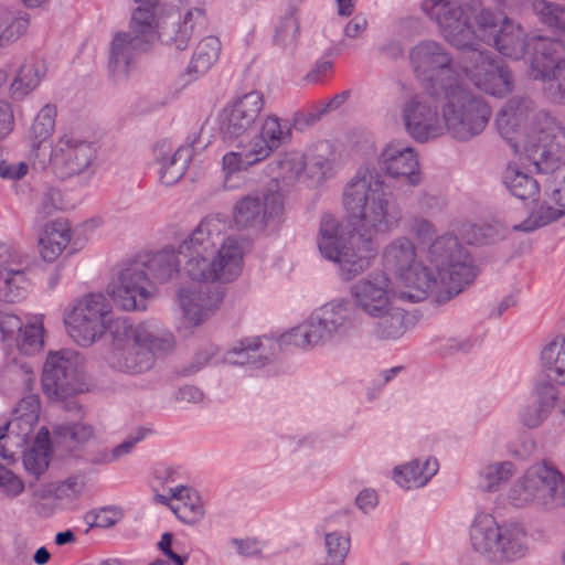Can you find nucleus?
Instances as JSON below:
<instances>
[{
  "instance_id": "f257e3e1",
  "label": "nucleus",
  "mask_w": 565,
  "mask_h": 565,
  "mask_svg": "<svg viewBox=\"0 0 565 565\" xmlns=\"http://www.w3.org/2000/svg\"><path fill=\"white\" fill-rule=\"evenodd\" d=\"M422 11L438 25L443 38L458 50L471 51L462 71L470 82L486 94L503 97L513 89V78L502 62L478 49L480 43L492 45L500 54L520 60L526 53L530 75L535 76L533 63L542 61L553 68L561 58L563 43L556 39L535 35L529 38L520 23L502 12L484 8L479 1L463 4L448 0H424Z\"/></svg>"
},
{
  "instance_id": "f03ea898",
  "label": "nucleus",
  "mask_w": 565,
  "mask_h": 565,
  "mask_svg": "<svg viewBox=\"0 0 565 565\" xmlns=\"http://www.w3.org/2000/svg\"><path fill=\"white\" fill-rule=\"evenodd\" d=\"M342 204L355 232L347 233L339 220L326 214L320 221L317 245L322 257L337 266L340 278L350 281L371 267L377 254L374 236L396 230L402 213L391 203L382 174L370 167L359 168L348 181Z\"/></svg>"
},
{
  "instance_id": "7ed1b4c3",
  "label": "nucleus",
  "mask_w": 565,
  "mask_h": 565,
  "mask_svg": "<svg viewBox=\"0 0 565 565\" xmlns=\"http://www.w3.org/2000/svg\"><path fill=\"white\" fill-rule=\"evenodd\" d=\"M406 132L417 142H427L448 132L468 141L479 136L491 118V108L466 86L427 88L408 97L401 108Z\"/></svg>"
},
{
  "instance_id": "20e7f679",
  "label": "nucleus",
  "mask_w": 565,
  "mask_h": 565,
  "mask_svg": "<svg viewBox=\"0 0 565 565\" xmlns=\"http://www.w3.org/2000/svg\"><path fill=\"white\" fill-rule=\"evenodd\" d=\"M495 126L513 152H524L539 173L564 170L565 131L531 99H510L497 115Z\"/></svg>"
},
{
  "instance_id": "39448f33",
  "label": "nucleus",
  "mask_w": 565,
  "mask_h": 565,
  "mask_svg": "<svg viewBox=\"0 0 565 565\" xmlns=\"http://www.w3.org/2000/svg\"><path fill=\"white\" fill-rule=\"evenodd\" d=\"M227 223L220 215L204 217L179 245L184 259L185 275L201 282H231L243 266L249 243L244 238L226 236Z\"/></svg>"
},
{
  "instance_id": "423d86ee",
  "label": "nucleus",
  "mask_w": 565,
  "mask_h": 565,
  "mask_svg": "<svg viewBox=\"0 0 565 565\" xmlns=\"http://www.w3.org/2000/svg\"><path fill=\"white\" fill-rule=\"evenodd\" d=\"M128 30L113 34L108 54V74L114 81L127 78L137 67V57L160 42L159 0H134Z\"/></svg>"
},
{
  "instance_id": "0eeeda50",
  "label": "nucleus",
  "mask_w": 565,
  "mask_h": 565,
  "mask_svg": "<svg viewBox=\"0 0 565 565\" xmlns=\"http://www.w3.org/2000/svg\"><path fill=\"white\" fill-rule=\"evenodd\" d=\"M109 328L113 341L107 362L119 372L143 373L152 367L156 352L168 351L173 345L171 334L162 333L149 322L134 327L128 319L118 318Z\"/></svg>"
},
{
  "instance_id": "6e6552de",
  "label": "nucleus",
  "mask_w": 565,
  "mask_h": 565,
  "mask_svg": "<svg viewBox=\"0 0 565 565\" xmlns=\"http://www.w3.org/2000/svg\"><path fill=\"white\" fill-rule=\"evenodd\" d=\"M354 307L373 321V334L396 340L405 332L404 312L394 305L395 291L390 277L373 273L350 287Z\"/></svg>"
},
{
  "instance_id": "1a4fd4ad",
  "label": "nucleus",
  "mask_w": 565,
  "mask_h": 565,
  "mask_svg": "<svg viewBox=\"0 0 565 565\" xmlns=\"http://www.w3.org/2000/svg\"><path fill=\"white\" fill-rule=\"evenodd\" d=\"M427 257L438 274L437 286L430 292L438 303L450 300L475 279L471 258L452 235L436 237Z\"/></svg>"
},
{
  "instance_id": "9d476101",
  "label": "nucleus",
  "mask_w": 565,
  "mask_h": 565,
  "mask_svg": "<svg viewBox=\"0 0 565 565\" xmlns=\"http://www.w3.org/2000/svg\"><path fill=\"white\" fill-rule=\"evenodd\" d=\"M383 266L394 274L405 286L399 298L418 302L430 296L437 286L436 277L417 257L414 243L405 236L387 244L382 253Z\"/></svg>"
},
{
  "instance_id": "9b49d317",
  "label": "nucleus",
  "mask_w": 565,
  "mask_h": 565,
  "mask_svg": "<svg viewBox=\"0 0 565 565\" xmlns=\"http://www.w3.org/2000/svg\"><path fill=\"white\" fill-rule=\"evenodd\" d=\"M110 305L102 292H89L75 299L63 312L67 334L83 348L93 345L106 329Z\"/></svg>"
},
{
  "instance_id": "f8f14e48",
  "label": "nucleus",
  "mask_w": 565,
  "mask_h": 565,
  "mask_svg": "<svg viewBox=\"0 0 565 565\" xmlns=\"http://www.w3.org/2000/svg\"><path fill=\"white\" fill-rule=\"evenodd\" d=\"M409 63L415 77L425 83L426 88L463 86L457 78L451 54L437 41L424 40L414 45Z\"/></svg>"
},
{
  "instance_id": "ddd939ff",
  "label": "nucleus",
  "mask_w": 565,
  "mask_h": 565,
  "mask_svg": "<svg viewBox=\"0 0 565 565\" xmlns=\"http://www.w3.org/2000/svg\"><path fill=\"white\" fill-rule=\"evenodd\" d=\"M81 359L72 350L50 351L42 370V388L53 401L64 399L81 390Z\"/></svg>"
},
{
  "instance_id": "4468645a",
  "label": "nucleus",
  "mask_w": 565,
  "mask_h": 565,
  "mask_svg": "<svg viewBox=\"0 0 565 565\" xmlns=\"http://www.w3.org/2000/svg\"><path fill=\"white\" fill-rule=\"evenodd\" d=\"M264 108L265 98L259 90H250L227 103L221 114L220 129L223 138L248 141Z\"/></svg>"
},
{
  "instance_id": "2eb2a0df",
  "label": "nucleus",
  "mask_w": 565,
  "mask_h": 565,
  "mask_svg": "<svg viewBox=\"0 0 565 565\" xmlns=\"http://www.w3.org/2000/svg\"><path fill=\"white\" fill-rule=\"evenodd\" d=\"M96 158L93 142L81 139L73 134H64L52 146L49 158L43 152L40 163L42 167L51 162L63 178L84 173Z\"/></svg>"
},
{
  "instance_id": "dca6fc26",
  "label": "nucleus",
  "mask_w": 565,
  "mask_h": 565,
  "mask_svg": "<svg viewBox=\"0 0 565 565\" xmlns=\"http://www.w3.org/2000/svg\"><path fill=\"white\" fill-rule=\"evenodd\" d=\"M108 294L117 307L126 311L146 310L153 286L141 265L134 259L127 264L118 278L108 286Z\"/></svg>"
},
{
  "instance_id": "f3484780",
  "label": "nucleus",
  "mask_w": 565,
  "mask_h": 565,
  "mask_svg": "<svg viewBox=\"0 0 565 565\" xmlns=\"http://www.w3.org/2000/svg\"><path fill=\"white\" fill-rule=\"evenodd\" d=\"M282 212L284 200L280 193L249 194L235 203L233 220L241 228L264 230L268 221L280 216Z\"/></svg>"
},
{
  "instance_id": "a211bd4d",
  "label": "nucleus",
  "mask_w": 565,
  "mask_h": 565,
  "mask_svg": "<svg viewBox=\"0 0 565 565\" xmlns=\"http://www.w3.org/2000/svg\"><path fill=\"white\" fill-rule=\"evenodd\" d=\"M525 473L539 502V510L555 511L565 505V479L553 466L537 462L530 466Z\"/></svg>"
},
{
  "instance_id": "6ab92c4d",
  "label": "nucleus",
  "mask_w": 565,
  "mask_h": 565,
  "mask_svg": "<svg viewBox=\"0 0 565 565\" xmlns=\"http://www.w3.org/2000/svg\"><path fill=\"white\" fill-rule=\"evenodd\" d=\"M223 292L210 286L184 287L178 291V302L186 327L195 328L218 309Z\"/></svg>"
},
{
  "instance_id": "aec40b11",
  "label": "nucleus",
  "mask_w": 565,
  "mask_h": 565,
  "mask_svg": "<svg viewBox=\"0 0 565 565\" xmlns=\"http://www.w3.org/2000/svg\"><path fill=\"white\" fill-rule=\"evenodd\" d=\"M503 536V523L488 512H478L469 526V544L480 558L497 565Z\"/></svg>"
},
{
  "instance_id": "412c9836",
  "label": "nucleus",
  "mask_w": 565,
  "mask_h": 565,
  "mask_svg": "<svg viewBox=\"0 0 565 565\" xmlns=\"http://www.w3.org/2000/svg\"><path fill=\"white\" fill-rule=\"evenodd\" d=\"M379 166L390 178L405 180L411 186L422 182L417 153L411 147L388 143L379 157Z\"/></svg>"
},
{
  "instance_id": "4be33fe9",
  "label": "nucleus",
  "mask_w": 565,
  "mask_h": 565,
  "mask_svg": "<svg viewBox=\"0 0 565 565\" xmlns=\"http://www.w3.org/2000/svg\"><path fill=\"white\" fill-rule=\"evenodd\" d=\"M206 25L207 18L203 9H189L178 18H171L161 28L160 43L177 51H184L193 35L203 31Z\"/></svg>"
},
{
  "instance_id": "5701e85b",
  "label": "nucleus",
  "mask_w": 565,
  "mask_h": 565,
  "mask_svg": "<svg viewBox=\"0 0 565 565\" xmlns=\"http://www.w3.org/2000/svg\"><path fill=\"white\" fill-rule=\"evenodd\" d=\"M333 341H338L337 337L318 308L301 324L284 333L279 339V344L305 349L324 345Z\"/></svg>"
},
{
  "instance_id": "b1692460",
  "label": "nucleus",
  "mask_w": 565,
  "mask_h": 565,
  "mask_svg": "<svg viewBox=\"0 0 565 565\" xmlns=\"http://www.w3.org/2000/svg\"><path fill=\"white\" fill-rule=\"evenodd\" d=\"M292 136V128L288 122L282 121L277 115H266L257 134H253L248 142L254 148V153L265 160L281 146L289 143Z\"/></svg>"
},
{
  "instance_id": "393cba45",
  "label": "nucleus",
  "mask_w": 565,
  "mask_h": 565,
  "mask_svg": "<svg viewBox=\"0 0 565 565\" xmlns=\"http://www.w3.org/2000/svg\"><path fill=\"white\" fill-rule=\"evenodd\" d=\"M26 393L13 409V417L7 423L8 436L9 438H15V447H23L26 444L40 416L39 395L31 392Z\"/></svg>"
},
{
  "instance_id": "a878e982",
  "label": "nucleus",
  "mask_w": 565,
  "mask_h": 565,
  "mask_svg": "<svg viewBox=\"0 0 565 565\" xmlns=\"http://www.w3.org/2000/svg\"><path fill=\"white\" fill-rule=\"evenodd\" d=\"M170 498L159 497L162 503H167L175 516L184 524L194 525L205 515L203 501L199 493L184 486L170 489Z\"/></svg>"
},
{
  "instance_id": "bb28decb",
  "label": "nucleus",
  "mask_w": 565,
  "mask_h": 565,
  "mask_svg": "<svg viewBox=\"0 0 565 565\" xmlns=\"http://www.w3.org/2000/svg\"><path fill=\"white\" fill-rule=\"evenodd\" d=\"M192 152L193 150L188 146L172 150L166 142L157 145L154 153L160 166V182L167 186L177 183L185 173Z\"/></svg>"
},
{
  "instance_id": "cd10ccee",
  "label": "nucleus",
  "mask_w": 565,
  "mask_h": 565,
  "mask_svg": "<svg viewBox=\"0 0 565 565\" xmlns=\"http://www.w3.org/2000/svg\"><path fill=\"white\" fill-rule=\"evenodd\" d=\"M178 255V250L173 247H166L156 253L139 255L136 262L148 274L153 286L156 282H166L179 274L180 262Z\"/></svg>"
},
{
  "instance_id": "c85d7f7f",
  "label": "nucleus",
  "mask_w": 565,
  "mask_h": 565,
  "mask_svg": "<svg viewBox=\"0 0 565 565\" xmlns=\"http://www.w3.org/2000/svg\"><path fill=\"white\" fill-rule=\"evenodd\" d=\"M72 230L66 220L56 218L47 223L39 237V254L46 263L55 262L68 246Z\"/></svg>"
},
{
  "instance_id": "c756f323",
  "label": "nucleus",
  "mask_w": 565,
  "mask_h": 565,
  "mask_svg": "<svg viewBox=\"0 0 565 565\" xmlns=\"http://www.w3.org/2000/svg\"><path fill=\"white\" fill-rule=\"evenodd\" d=\"M438 468L436 458L415 459L395 467L393 480L403 489H417L424 487L437 473Z\"/></svg>"
},
{
  "instance_id": "7c9ffc66",
  "label": "nucleus",
  "mask_w": 565,
  "mask_h": 565,
  "mask_svg": "<svg viewBox=\"0 0 565 565\" xmlns=\"http://www.w3.org/2000/svg\"><path fill=\"white\" fill-rule=\"evenodd\" d=\"M501 543L497 565L514 563L529 554L530 537L526 529L520 523H503Z\"/></svg>"
},
{
  "instance_id": "2f4dec72",
  "label": "nucleus",
  "mask_w": 565,
  "mask_h": 565,
  "mask_svg": "<svg viewBox=\"0 0 565 565\" xmlns=\"http://www.w3.org/2000/svg\"><path fill=\"white\" fill-rule=\"evenodd\" d=\"M319 309L338 341L356 334V328L353 322V308L348 299L331 300L319 307Z\"/></svg>"
},
{
  "instance_id": "473e14b6",
  "label": "nucleus",
  "mask_w": 565,
  "mask_h": 565,
  "mask_svg": "<svg viewBox=\"0 0 565 565\" xmlns=\"http://www.w3.org/2000/svg\"><path fill=\"white\" fill-rule=\"evenodd\" d=\"M504 188L511 195L535 202L540 195V184L535 178L520 169L515 162H509L502 174Z\"/></svg>"
},
{
  "instance_id": "72a5a7b5",
  "label": "nucleus",
  "mask_w": 565,
  "mask_h": 565,
  "mask_svg": "<svg viewBox=\"0 0 565 565\" xmlns=\"http://www.w3.org/2000/svg\"><path fill=\"white\" fill-rule=\"evenodd\" d=\"M220 53L221 42L218 38L213 35L203 38L195 46L191 61L185 68L186 82H193L205 74L217 61Z\"/></svg>"
},
{
  "instance_id": "f704fd0d",
  "label": "nucleus",
  "mask_w": 565,
  "mask_h": 565,
  "mask_svg": "<svg viewBox=\"0 0 565 565\" xmlns=\"http://www.w3.org/2000/svg\"><path fill=\"white\" fill-rule=\"evenodd\" d=\"M233 141L236 142L238 150L225 153L222 159V168L225 174L224 188L228 190L235 188V185L231 183V180L237 172L263 161L258 153H254V148L248 141Z\"/></svg>"
},
{
  "instance_id": "c9c22d12",
  "label": "nucleus",
  "mask_w": 565,
  "mask_h": 565,
  "mask_svg": "<svg viewBox=\"0 0 565 565\" xmlns=\"http://www.w3.org/2000/svg\"><path fill=\"white\" fill-rule=\"evenodd\" d=\"M45 65L42 60L28 57L22 63L10 85L13 98L22 99L34 90L45 74Z\"/></svg>"
},
{
  "instance_id": "e433bc0d",
  "label": "nucleus",
  "mask_w": 565,
  "mask_h": 565,
  "mask_svg": "<svg viewBox=\"0 0 565 565\" xmlns=\"http://www.w3.org/2000/svg\"><path fill=\"white\" fill-rule=\"evenodd\" d=\"M533 70L535 76L541 77L543 82V92L545 96L554 102L565 104V61L558 62L553 68L542 61L535 60Z\"/></svg>"
},
{
  "instance_id": "4c0bfd02",
  "label": "nucleus",
  "mask_w": 565,
  "mask_h": 565,
  "mask_svg": "<svg viewBox=\"0 0 565 565\" xmlns=\"http://www.w3.org/2000/svg\"><path fill=\"white\" fill-rule=\"evenodd\" d=\"M305 171L310 179L321 181L332 175L334 158L331 146L321 142L311 148L305 156Z\"/></svg>"
},
{
  "instance_id": "58836bf2",
  "label": "nucleus",
  "mask_w": 565,
  "mask_h": 565,
  "mask_svg": "<svg viewBox=\"0 0 565 565\" xmlns=\"http://www.w3.org/2000/svg\"><path fill=\"white\" fill-rule=\"evenodd\" d=\"M541 366L550 380L565 385V338L554 339L541 351Z\"/></svg>"
},
{
  "instance_id": "ea45409f",
  "label": "nucleus",
  "mask_w": 565,
  "mask_h": 565,
  "mask_svg": "<svg viewBox=\"0 0 565 565\" xmlns=\"http://www.w3.org/2000/svg\"><path fill=\"white\" fill-rule=\"evenodd\" d=\"M50 461L49 431L42 427L35 437L33 447L23 455V467L35 480L46 471Z\"/></svg>"
},
{
  "instance_id": "a19ab883",
  "label": "nucleus",
  "mask_w": 565,
  "mask_h": 565,
  "mask_svg": "<svg viewBox=\"0 0 565 565\" xmlns=\"http://www.w3.org/2000/svg\"><path fill=\"white\" fill-rule=\"evenodd\" d=\"M56 107L52 104L44 105L36 114L30 128L29 137L32 142V154L41 159V145L45 142L55 129Z\"/></svg>"
},
{
  "instance_id": "79ce46f5",
  "label": "nucleus",
  "mask_w": 565,
  "mask_h": 565,
  "mask_svg": "<svg viewBox=\"0 0 565 565\" xmlns=\"http://www.w3.org/2000/svg\"><path fill=\"white\" fill-rule=\"evenodd\" d=\"M515 473L511 461H498L483 466L479 470L478 487L484 492H497Z\"/></svg>"
},
{
  "instance_id": "37998d69",
  "label": "nucleus",
  "mask_w": 565,
  "mask_h": 565,
  "mask_svg": "<svg viewBox=\"0 0 565 565\" xmlns=\"http://www.w3.org/2000/svg\"><path fill=\"white\" fill-rule=\"evenodd\" d=\"M29 26V15L0 6V46L17 41Z\"/></svg>"
},
{
  "instance_id": "c03bdc74",
  "label": "nucleus",
  "mask_w": 565,
  "mask_h": 565,
  "mask_svg": "<svg viewBox=\"0 0 565 565\" xmlns=\"http://www.w3.org/2000/svg\"><path fill=\"white\" fill-rule=\"evenodd\" d=\"M30 286L26 270H11L0 276V299L17 302L23 299Z\"/></svg>"
},
{
  "instance_id": "a18cd8bd",
  "label": "nucleus",
  "mask_w": 565,
  "mask_h": 565,
  "mask_svg": "<svg viewBox=\"0 0 565 565\" xmlns=\"http://www.w3.org/2000/svg\"><path fill=\"white\" fill-rule=\"evenodd\" d=\"M565 214L563 206H553L548 203H543L540 207L533 211L523 222L513 226L518 232H533L537 228L548 225L552 222L559 220Z\"/></svg>"
},
{
  "instance_id": "49530a36",
  "label": "nucleus",
  "mask_w": 565,
  "mask_h": 565,
  "mask_svg": "<svg viewBox=\"0 0 565 565\" xmlns=\"http://www.w3.org/2000/svg\"><path fill=\"white\" fill-rule=\"evenodd\" d=\"M533 10L541 23L565 34V6L546 0H535Z\"/></svg>"
},
{
  "instance_id": "de8ad7c7",
  "label": "nucleus",
  "mask_w": 565,
  "mask_h": 565,
  "mask_svg": "<svg viewBox=\"0 0 565 565\" xmlns=\"http://www.w3.org/2000/svg\"><path fill=\"white\" fill-rule=\"evenodd\" d=\"M324 552L322 565H343L350 551V540L341 532H330L324 536Z\"/></svg>"
},
{
  "instance_id": "09e8293b",
  "label": "nucleus",
  "mask_w": 565,
  "mask_h": 565,
  "mask_svg": "<svg viewBox=\"0 0 565 565\" xmlns=\"http://www.w3.org/2000/svg\"><path fill=\"white\" fill-rule=\"evenodd\" d=\"M507 500L515 508H534L539 510L537 499L525 472L510 487L507 492Z\"/></svg>"
},
{
  "instance_id": "8fccbe9b",
  "label": "nucleus",
  "mask_w": 565,
  "mask_h": 565,
  "mask_svg": "<svg viewBox=\"0 0 565 565\" xmlns=\"http://www.w3.org/2000/svg\"><path fill=\"white\" fill-rule=\"evenodd\" d=\"M43 322L42 317H36L33 322H29L22 327V331L18 333L15 341L20 351L25 354H32L43 347Z\"/></svg>"
},
{
  "instance_id": "3c124183",
  "label": "nucleus",
  "mask_w": 565,
  "mask_h": 565,
  "mask_svg": "<svg viewBox=\"0 0 565 565\" xmlns=\"http://www.w3.org/2000/svg\"><path fill=\"white\" fill-rule=\"evenodd\" d=\"M299 22L294 15L281 19L274 34V43L285 50L292 52L298 43Z\"/></svg>"
},
{
  "instance_id": "603ef678",
  "label": "nucleus",
  "mask_w": 565,
  "mask_h": 565,
  "mask_svg": "<svg viewBox=\"0 0 565 565\" xmlns=\"http://www.w3.org/2000/svg\"><path fill=\"white\" fill-rule=\"evenodd\" d=\"M85 487L84 478L71 476L60 482L53 490V498L65 507H72L81 497Z\"/></svg>"
},
{
  "instance_id": "864d4df0",
  "label": "nucleus",
  "mask_w": 565,
  "mask_h": 565,
  "mask_svg": "<svg viewBox=\"0 0 565 565\" xmlns=\"http://www.w3.org/2000/svg\"><path fill=\"white\" fill-rule=\"evenodd\" d=\"M259 347L260 341L258 338L244 339L228 350L226 360L234 364L252 363L254 365H263V362L258 363L256 360V351Z\"/></svg>"
},
{
  "instance_id": "5fc2aeb1",
  "label": "nucleus",
  "mask_w": 565,
  "mask_h": 565,
  "mask_svg": "<svg viewBox=\"0 0 565 565\" xmlns=\"http://www.w3.org/2000/svg\"><path fill=\"white\" fill-rule=\"evenodd\" d=\"M28 265L26 255L6 243H0V276L11 273V270H25Z\"/></svg>"
},
{
  "instance_id": "6e6d98bb",
  "label": "nucleus",
  "mask_w": 565,
  "mask_h": 565,
  "mask_svg": "<svg viewBox=\"0 0 565 565\" xmlns=\"http://www.w3.org/2000/svg\"><path fill=\"white\" fill-rule=\"evenodd\" d=\"M8 376L24 392H32L35 385V373L26 362H13L7 367Z\"/></svg>"
},
{
  "instance_id": "4d7b16f0",
  "label": "nucleus",
  "mask_w": 565,
  "mask_h": 565,
  "mask_svg": "<svg viewBox=\"0 0 565 565\" xmlns=\"http://www.w3.org/2000/svg\"><path fill=\"white\" fill-rule=\"evenodd\" d=\"M558 397L557 387L550 380L537 381L533 387V401L552 413Z\"/></svg>"
},
{
  "instance_id": "13d9d810",
  "label": "nucleus",
  "mask_w": 565,
  "mask_h": 565,
  "mask_svg": "<svg viewBox=\"0 0 565 565\" xmlns=\"http://www.w3.org/2000/svg\"><path fill=\"white\" fill-rule=\"evenodd\" d=\"M22 478L4 466L0 469V492L8 499H15L24 492Z\"/></svg>"
},
{
  "instance_id": "bf43d9fd",
  "label": "nucleus",
  "mask_w": 565,
  "mask_h": 565,
  "mask_svg": "<svg viewBox=\"0 0 565 565\" xmlns=\"http://www.w3.org/2000/svg\"><path fill=\"white\" fill-rule=\"evenodd\" d=\"M550 412L541 407L534 401L524 405L520 409V420L527 428H536L541 426L550 416Z\"/></svg>"
},
{
  "instance_id": "052dcab7",
  "label": "nucleus",
  "mask_w": 565,
  "mask_h": 565,
  "mask_svg": "<svg viewBox=\"0 0 565 565\" xmlns=\"http://www.w3.org/2000/svg\"><path fill=\"white\" fill-rule=\"evenodd\" d=\"M23 322L19 316L0 308V334L3 341H13L22 331Z\"/></svg>"
},
{
  "instance_id": "680f3d73",
  "label": "nucleus",
  "mask_w": 565,
  "mask_h": 565,
  "mask_svg": "<svg viewBox=\"0 0 565 565\" xmlns=\"http://www.w3.org/2000/svg\"><path fill=\"white\" fill-rule=\"evenodd\" d=\"M278 177L286 181H294L305 171V161L302 156L294 154L284 158L278 162Z\"/></svg>"
},
{
  "instance_id": "e2e57ef3",
  "label": "nucleus",
  "mask_w": 565,
  "mask_h": 565,
  "mask_svg": "<svg viewBox=\"0 0 565 565\" xmlns=\"http://www.w3.org/2000/svg\"><path fill=\"white\" fill-rule=\"evenodd\" d=\"M61 433L77 444H84L94 437L95 430L90 424L79 420L62 426Z\"/></svg>"
},
{
  "instance_id": "0e129e2a",
  "label": "nucleus",
  "mask_w": 565,
  "mask_h": 565,
  "mask_svg": "<svg viewBox=\"0 0 565 565\" xmlns=\"http://www.w3.org/2000/svg\"><path fill=\"white\" fill-rule=\"evenodd\" d=\"M158 548L164 556L173 562L174 565H184L188 561L186 555H180L177 552V544L173 543V535L171 533H163L158 542Z\"/></svg>"
},
{
  "instance_id": "69168bd1",
  "label": "nucleus",
  "mask_w": 565,
  "mask_h": 565,
  "mask_svg": "<svg viewBox=\"0 0 565 565\" xmlns=\"http://www.w3.org/2000/svg\"><path fill=\"white\" fill-rule=\"evenodd\" d=\"M411 232L422 243L431 241L435 237V226L424 217H413L409 222Z\"/></svg>"
},
{
  "instance_id": "338daca9",
  "label": "nucleus",
  "mask_w": 565,
  "mask_h": 565,
  "mask_svg": "<svg viewBox=\"0 0 565 565\" xmlns=\"http://www.w3.org/2000/svg\"><path fill=\"white\" fill-rule=\"evenodd\" d=\"M60 201L58 191L50 189L44 192L36 210L39 217L43 220L51 216L58 209Z\"/></svg>"
},
{
  "instance_id": "774afa93",
  "label": "nucleus",
  "mask_w": 565,
  "mask_h": 565,
  "mask_svg": "<svg viewBox=\"0 0 565 565\" xmlns=\"http://www.w3.org/2000/svg\"><path fill=\"white\" fill-rule=\"evenodd\" d=\"M29 167L24 161H0V177L3 179L19 180L26 175Z\"/></svg>"
}]
</instances>
